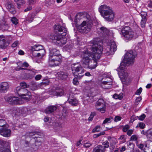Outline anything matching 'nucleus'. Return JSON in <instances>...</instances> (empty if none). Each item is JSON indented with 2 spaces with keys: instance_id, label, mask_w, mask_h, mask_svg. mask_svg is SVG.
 <instances>
[{
  "instance_id": "obj_1",
  "label": "nucleus",
  "mask_w": 152,
  "mask_h": 152,
  "mask_svg": "<svg viewBox=\"0 0 152 152\" xmlns=\"http://www.w3.org/2000/svg\"><path fill=\"white\" fill-rule=\"evenodd\" d=\"M54 33L48 35L49 39L52 40L56 41L57 44L60 45H63L66 42L67 39L64 37L67 33L66 28L59 24L56 25L54 26Z\"/></svg>"
},
{
  "instance_id": "obj_2",
  "label": "nucleus",
  "mask_w": 152,
  "mask_h": 152,
  "mask_svg": "<svg viewBox=\"0 0 152 152\" xmlns=\"http://www.w3.org/2000/svg\"><path fill=\"white\" fill-rule=\"evenodd\" d=\"M102 46L98 43L94 44L92 47V50L94 52L93 59L91 60V61L89 64V66L87 67L91 69H95L97 65V61L100 58L101 54L103 51Z\"/></svg>"
},
{
  "instance_id": "obj_3",
  "label": "nucleus",
  "mask_w": 152,
  "mask_h": 152,
  "mask_svg": "<svg viewBox=\"0 0 152 152\" xmlns=\"http://www.w3.org/2000/svg\"><path fill=\"white\" fill-rule=\"evenodd\" d=\"M99 10L106 20L110 22L113 20L115 14L110 7L106 5H102L99 7Z\"/></svg>"
},
{
  "instance_id": "obj_4",
  "label": "nucleus",
  "mask_w": 152,
  "mask_h": 152,
  "mask_svg": "<svg viewBox=\"0 0 152 152\" xmlns=\"http://www.w3.org/2000/svg\"><path fill=\"white\" fill-rule=\"evenodd\" d=\"M49 64L52 66H56L61 61V56L59 50L56 48L50 50Z\"/></svg>"
},
{
  "instance_id": "obj_5",
  "label": "nucleus",
  "mask_w": 152,
  "mask_h": 152,
  "mask_svg": "<svg viewBox=\"0 0 152 152\" xmlns=\"http://www.w3.org/2000/svg\"><path fill=\"white\" fill-rule=\"evenodd\" d=\"M71 68L72 73L75 77L73 79V83L75 85H77L79 84L78 80L80 79L84 76L83 75L84 72V69L78 63L72 64Z\"/></svg>"
},
{
  "instance_id": "obj_6",
  "label": "nucleus",
  "mask_w": 152,
  "mask_h": 152,
  "mask_svg": "<svg viewBox=\"0 0 152 152\" xmlns=\"http://www.w3.org/2000/svg\"><path fill=\"white\" fill-rule=\"evenodd\" d=\"M86 20L83 21L80 26L78 27L79 31L81 33H87L89 31L92 25V21L90 15L86 14Z\"/></svg>"
},
{
  "instance_id": "obj_7",
  "label": "nucleus",
  "mask_w": 152,
  "mask_h": 152,
  "mask_svg": "<svg viewBox=\"0 0 152 152\" xmlns=\"http://www.w3.org/2000/svg\"><path fill=\"white\" fill-rule=\"evenodd\" d=\"M119 31L126 40H131L134 37V32L129 26L123 27Z\"/></svg>"
},
{
  "instance_id": "obj_8",
  "label": "nucleus",
  "mask_w": 152,
  "mask_h": 152,
  "mask_svg": "<svg viewBox=\"0 0 152 152\" xmlns=\"http://www.w3.org/2000/svg\"><path fill=\"white\" fill-rule=\"evenodd\" d=\"M92 54L88 52H83L81 55L82 59L81 61V64L83 67L85 68L89 66V64L93 59L94 52Z\"/></svg>"
},
{
  "instance_id": "obj_9",
  "label": "nucleus",
  "mask_w": 152,
  "mask_h": 152,
  "mask_svg": "<svg viewBox=\"0 0 152 152\" xmlns=\"http://www.w3.org/2000/svg\"><path fill=\"white\" fill-rule=\"evenodd\" d=\"M15 92L26 100H29L31 96V94L30 92L26 88H22L20 86L16 88Z\"/></svg>"
},
{
  "instance_id": "obj_10",
  "label": "nucleus",
  "mask_w": 152,
  "mask_h": 152,
  "mask_svg": "<svg viewBox=\"0 0 152 152\" xmlns=\"http://www.w3.org/2000/svg\"><path fill=\"white\" fill-rule=\"evenodd\" d=\"M135 57V55L133 54V51L130 50L125 54L123 61L124 63L127 64L129 65L132 64L134 63Z\"/></svg>"
},
{
  "instance_id": "obj_11",
  "label": "nucleus",
  "mask_w": 152,
  "mask_h": 152,
  "mask_svg": "<svg viewBox=\"0 0 152 152\" xmlns=\"http://www.w3.org/2000/svg\"><path fill=\"white\" fill-rule=\"evenodd\" d=\"M96 109L102 113H104L106 111V105L105 101L102 99H100L96 102L95 104Z\"/></svg>"
},
{
  "instance_id": "obj_12",
  "label": "nucleus",
  "mask_w": 152,
  "mask_h": 152,
  "mask_svg": "<svg viewBox=\"0 0 152 152\" xmlns=\"http://www.w3.org/2000/svg\"><path fill=\"white\" fill-rule=\"evenodd\" d=\"M117 46L115 42L113 41H111L109 45L105 49L104 53L107 55L113 54L114 52L116 51Z\"/></svg>"
},
{
  "instance_id": "obj_13",
  "label": "nucleus",
  "mask_w": 152,
  "mask_h": 152,
  "mask_svg": "<svg viewBox=\"0 0 152 152\" xmlns=\"http://www.w3.org/2000/svg\"><path fill=\"white\" fill-rule=\"evenodd\" d=\"M31 50L33 54L34 52H37L40 50L41 53H37V54L38 56H44L45 53V50L43 49V47L41 45H35L31 47Z\"/></svg>"
},
{
  "instance_id": "obj_14",
  "label": "nucleus",
  "mask_w": 152,
  "mask_h": 152,
  "mask_svg": "<svg viewBox=\"0 0 152 152\" xmlns=\"http://www.w3.org/2000/svg\"><path fill=\"white\" fill-rule=\"evenodd\" d=\"M10 42L7 40V38L3 35L0 36V49H7L9 45Z\"/></svg>"
},
{
  "instance_id": "obj_15",
  "label": "nucleus",
  "mask_w": 152,
  "mask_h": 152,
  "mask_svg": "<svg viewBox=\"0 0 152 152\" xmlns=\"http://www.w3.org/2000/svg\"><path fill=\"white\" fill-rule=\"evenodd\" d=\"M10 145L7 142L1 140L0 141V151L1 152H11L9 149Z\"/></svg>"
},
{
  "instance_id": "obj_16",
  "label": "nucleus",
  "mask_w": 152,
  "mask_h": 152,
  "mask_svg": "<svg viewBox=\"0 0 152 152\" xmlns=\"http://www.w3.org/2000/svg\"><path fill=\"white\" fill-rule=\"evenodd\" d=\"M28 110L26 107L15 108L13 110V114L15 116H19L21 114L28 113Z\"/></svg>"
},
{
  "instance_id": "obj_17",
  "label": "nucleus",
  "mask_w": 152,
  "mask_h": 152,
  "mask_svg": "<svg viewBox=\"0 0 152 152\" xmlns=\"http://www.w3.org/2000/svg\"><path fill=\"white\" fill-rule=\"evenodd\" d=\"M67 97L68 101L70 104L74 106H76L78 104V100L74 97V95L72 93L67 94Z\"/></svg>"
},
{
  "instance_id": "obj_18",
  "label": "nucleus",
  "mask_w": 152,
  "mask_h": 152,
  "mask_svg": "<svg viewBox=\"0 0 152 152\" xmlns=\"http://www.w3.org/2000/svg\"><path fill=\"white\" fill-rule=\"evenodd\" d=\"M8 103L12 105H17L19 103V98L15 96H10L7 99Z\"/></svg>"
},
{
  "instance_id": "obj_19",
  "label": "nucleus",
  "mask_w": 152,
  "mask_h": 152,
  "mask_svg": "<svg viewBox=\"0 0 152 152\" xmlns=\"http://www.w3.org/2000/svg\"><path fill=\"white\" fill-rule=\"evenodd\" d=\"M9 86L8 83L4 82L0 83V91L5 93L9 89Z\"/></svg>"
},
{
  "instance_id": "obj_20",
  "label": "nucleus",
  "mask_w": 152,
  "mask_h": 152,
  "mask_svg": "<svg viewBox=\"0 0 152 152\" xmlns=\"http://www.w3.org/2000/svg\"><path fill=\"white\" fill-rule=\"evenodd\" d=\"M1 135L5 137H9L11 133V131L10 129L4 127L0 131Z\"/></svg>"
},
{
  "instance_id": "obj_21",
  "label": "nucleus",
  "mask_w": 152,
  "mask_h": 152,
  "mask_svg": "<svg viewBox=\"0 0 152 152\" xmlns=\"http://www.w3.org/2000/svg\"><path fill=\"white\" fill-rule=\"evenodd\" d=\"M57 108L56 105H52L48 107L45 110V112L46 114H50L53 112Z\"/></svg>"
},
{
  "instance_id": "obj_22",
  "label": "nucleus",
  "mask_w": 152,
  "mask_h": 152,
  "mask_svg": "<svg viewBox=\"0 0 152 152\" xmlns=\"http://www.w3.org/2000/svg\"><path fill=\"white\" fill-rule=\"evenodd\" d=\"M101 145H98L94 148L92 152H105L106 150L103 149Z\"/></svg>"
},
{
  "instance_id": "obj_23",
  "label": "nucleus",
  "mask_w": 152,
  "mask_h": 152,
  "mask_svg": "<svg viewBox=\"0 0 152 152\" xmlns=\"http://www.w3.org/2000/svg\"><path fill=\"white\" fill-rule=\"evenodd\" d=\"M55 92V95L57 96H61L64 94V92L63 89L59 87L56 88Z\"/></svg>"
},
{
  "instance_id": "obj_24",
  "label": "nucleus",
  "mask_w": 152,
  "mask_h": 152,
  "mask_svg": "<svg viewBox=\"0 0 152 152\" xmlns=\"http://www.w3.org/2000/svg\"><path fill=\"white\" fill-rule=\"evenodd\" d=\"M101 33L103 34V36L108 35L109 34L110 31L109 29L104 27H102L100 28Z\"/></svg>"
},
{
  "instance_id": "obj_25",
  "label": "nucleus",
  "mask_w": 152,
  "mask_h": 152,
  "mask_svg": "<svg viewBox=\"0 0 152 152\" xmlns=\"http://www.w3.org/2000/svg\"><path fill=\"white\" fill-rule=\"evenodd\" d=\"M73 47V44L72 42H69L64 47V49L66 51H69V50L72 49Z\"/></svg>"
},
{
  "instance_id": "obj_26",
  "label": "nucleus",
  "mask_w": 152,
  "mask_h": 152,
  "mask_svg": "<svg viewBox=\"0 0 152 152\" xmlns=\"http://www.w3.org/2000/svg\"><path fill=\"white\" fill-rule=\"evenodd\" d=\"M53 127L55 129H58L61 128L62 127V125L61 123L58 122H53L52 124H51Z\"/></svg>"
},
{
  "instance_id": "obj_27",
  "label": "nucleus",
  "mask_w": 152,
  "mask_h": 152,
  "mask_svg": "<svg viewBox=\"0 0 152 152\" xmlns=\"http://www.w3.org/2000/svg\"><path fill=\"white\" fill-rule=\"evenodd\" d=\"M145 148H144V151L145 152H152V148H151L149 145L147 144H145Z\"/></svg>"
},
{
  "instance_id": "obj_28",
  "label": "nucleus",
  "mask_w": 152,
  "mask_h": 152,
  "mask_svg": "<svg viewBox=\"0 0 152 152\" xmlns=\"http://www.w3.org/2000/svg\"><path fill=\"white\" fill-rule=\"evenodd\" d=\"M28 88H29L32 91H34L37 89V85L35 83H32L30 85H29Z\"/></svg>"
},
{
  "instance_id": "obj_29",
  "label": "nucleus",
  "mask_w": 152,
  "mask_h": 152,
  "mask_svg": "<svg viewBox=\"0 0 152 152\" xmlns=\"http://www.w3.org/2000/svg\"><path fill=\"white\" fill-rule=\"evenodd\" d=\"M113 97L114 99H118L121 100L123 97V94L122 93H121L119 95H118L116 94H115L113 95Z\"/></svg>"
},
{
  "instance_id": "obj_30",
  "label": "nucleus",
  "mask_w": 152,
  "mask_h": 152,
  "mask_svg": "<svg viewBox=\"0 0 152 152\" xmlns=\"http://www.w3.org/2000/svg\"><path fill=\"white\" fill-rule=\"evenodd\" d=\"M14 1L18 3H17L18 8H20V7L21 4L25 3V0H14Z\"/></svg>"
},
{
  "instance_id": "obj_31",
  "label": "nucleus",
  "mask_w": 152,
  "mask_h": 152,
  "mask_svg": "<svg viewBox=\"0 0 152 152\" xmlns=\"http://www.w3.org/2000/svg\"><path fill=\"white\" fill-rule=\"evenodd\" d=\"M102 147L103 148V149L104 150H106V148H108L109 146V143L107 140L102 142Z\"/></svg>"
},
{
  "instance_id": "obj_32",
  "label": "nucleus",
  "mask_w": 152,
  "mask_h": 152,
  "mask_svg": "<svg viewBox=\"0 0 152 152\" xmlns=\"http://www.w3.org/2000/svg\"><path fill=\"white\" fill-rule=\"evenodd\" d=\"M147 137L152 140V129L147 130Z\"/></svg>"
},
{
  "instance_id": "obj_33",
  "label": "nucleus",
  "mask_w": 152,
  "mask_h": 152,
  "mask_svg": "<svg viewBox=\"0 0 152 152\" xmlns=\"http://www.w3.org/2000/svg\"><path fill=\"white\" fill-rule=\"evenodd\" d=\"M128 65L126 63H125L123 61L120 64V66L119 68L120 70H124L125 69V66Z\"/></svg>"
},
{
  "instance_id": "obj_34",
  "label": "nucleus",
  "mask_w": 152,
  "mask_h": 152,
  "mask_svg": "<svg viewBox=\"0 0 152 152\" xmlns=\"http://www.w3.org/2000/svg\"><path fill=\"white\" fill-rule=\"evenodd\" d=\"M113 118L112 116H110L108 118H105L104 121L102 123V125L105 124L106 123H108L111 122V120H113Z\"/></svg>"
},
{
  "instance_id": "obj_35",
  "label": "nucleus",
  "mask_w": 152,
  "mask_h": 152,
  "mask_svg": "<svg viewBox=\"0 0 152 152\" xmlns=\"http://www.w3.org/2000/svg\"><path fill=\"white\" fill-rule=\"evenodd\" d=\"M33 77L32 75H31L29 73H25L24 75V78L26 79H31Z\"/></svg>"
},
{
  "instance_id": "obj_36",
  "label": "nucleus",
  "mask_w": 152,
  "mask_h": 152,
  "mask_svg": "<svg viewBox=\"0 0 152 152\" xmlns=\"http://www.w3.org/2000/svg\"><path fill=\"white\" fill-rule=\"evenodd\" d=\"M20 86L23 87V88H29V85H27L25 82H21L20 83Z\"/></svg>"
},
{
  "instance_id": "obj_37",
  "label": "nucleus",
  "mask_w": 152,
  "mask_h": 152,
  "mask_svg": "<svg viewBox=\"0 0 152 152\" xmlns=\"http://www.w3.org/2000/svg\"><path fill=\"white\" fill-rule=\"evenodd\" d=\"M146 19L142 18L141 20L140 24L142 28H144L145 27L146 22Z\"/></svg>"
},
{
  "instance_id": "obj_38",
  "label": "nucleus",
  "mask_w": 152,
  "mask_h": 152,
  "mask_svg": "<svg viewBox=\"0 0 152 152\" xmlns=\"http://www.w3.org/2000/svg\"><path fill=\"white\" fill-rule=\"evenodd\" d=\"M67 75L66 74L63 72H61L60 77L62 79H64L67 77Z\"/></svg>"
},
{
  "instance_id": "obj_39",
  "label": "nucleus",
  "mask_w": 152,
  "mask_h": 152,
  "mask_svg": "<svg viewBox=\"0 0 152 152\" xmlns=\"http://www.w3.org/2000/svg\"><path fill=\"white\" fill-rule=\"evenodd\" d=\"M96 115V113L94 112H91L90 115L89 117L88 118V120L89 121H92L94 116Z\"/></svg>"
},
{
  "instance_id": "obj_40",
  "label": "nucleus",
  "mask_w": 152,
  "mask_h": 152,
  "mask_svg": "<svg viewBox=\"0 0 152 152\" xmlns=\"http://www.w3.org/2000/svg\"><path fill=\"white\" fill-rule=\"evenodd\" d=\"M11 20L12 23L15 25H16L18 23V20L15 17L12 18Z\"/></svg>"
},
{
  "instance_id": "obj_41",
  "label": "nucleus",
  "mask_w": 152,
  "mask_h": 152,
  "mask_svg": "<svg viewBox=\"0 0 152 152\" xmlns=\"http://www.w3.org/2000/svg\"><path fill=\"white\" fill-rule=\"evenodd\" d=\"M50 81L48 80H43L42 82L41 83V84L42 85L47 86L49 84Z\"/></svg>"
},
{
  "instance_id": "obj_42",
  "label": "nucleus",
  "mask_w": 152,
  "mask_h": 152,
  "mask_svg": "<svg viewBox=\"0 0 152 152\" xmlns=\"http://www.w3.org/2000/svg\"><path fill=\"white\" fill-rule=\"evenodd\" d=\"M27 70H28L29 71H30V72H29V73L31 75H32L33 77L35 75V74L36 72V70H35L34 69H27Z\"/></svg>"
},
{
  "instance_id": "obj_43",
  "label": "nucleus",
  "mask_w": 152,
  "mask_h": 152,
  "mask_svg": "<svg viewBox=\"0 0 152 152\" xmlns=\"http://www.w3.org/2000/svg\"><path fill=\"white\" fill-rule=\"evenodd\" d=\"M127 145L131 149H133L134 146V144L131 142H127Z\"/></svg>"
},
{
  "instance_id": "obj_44",
  "label": "nucleus",
  "mask_w": 152,
  "mask_h": 152,
  "mask_svg": "<svg viewBox=\"0 0 152 152\" xmlns=\"http://www.w3.org/2000/svg\"><path fill=\"white\" fill-rule=\"evenodd\" d=\"M100 127L99 126H96L92 130V132L94 133L96 132H99L100 131Z\"/></svg>"
},
{
  "instance_id": "obj_45",
  "label": "nucleus",
  "mask_w": 152,
  "mask_h": 152,
  "mask_svg": "<svg viewBox=\"0 0 152 152\" xmlns=\"http://www.w3.org/2000/svg\"><path fill=\"white\" fill-rule=\"evenodd\" d=\"M33 16H28L26 18V21L28 23H31L32 21L33 20Z\"/></svg>"
},
{
  "instance_id": "obj_46",
  "label": "nucleus",
  "mask_w": 152,
  "mask_h": 152,
  "mask_svg": "<svg viewBox=\"0 0 152 152\" xmlns=\"http://www.w3.org/2000/svg\"><path fill=\"white\" fill-rule=\"evenodd\" d=\"M14 7V6L12 3L10 2H8V3L7 7L8 10Z\"/></svg>"
},
{
  "instance_id": "obj_47",
  "label": "nucleus",
  "mask_w": 152,
  "mask_h": 152,
  "mask_svg": "<svg viewBox=\"0 0 152 152\" xmlns=\"http://www.w3.org/2000/svg\"><path fill=\"white\" fill-rule=\"evenodd\" d=\"M141 15L142 18L146 19V17L147 15V13L146 12H141Z\"/></svg>"
},
{
  "instance_id": "obj_48",
  "label": "nucleus",
  "mask_w": 152,
  "mask_h": 152,
  "mask_svg": "<svg viewBox=\"0 0 152 152\" xmlns=\"http://www.w3.org/2000/svg\"><path fill=\"white\" fill-rule=\"evenodd\" d=\"M137 126H138L141 129H143L145 127V125L143 123L140 122L138 124Z\"/></svg>"
},
{
  "instance_id": "obj_49",
  "label": "nucleus",
  "mask_w": 152,
  "mask_h": 152,
  "mask_svg": "<svg viewBox=\"0 0 152 152\" xmlns=\"http://www.w3.org/2000/svg\"><path fill=\"white\" fill-rule=\"evenodd\" d=\"M121 117L119 116H116L114 119L115 122H117L121 120Z\"/></svg>"
},
{
  "instance_id": "obj_50",
  "label": "nucleus",
  "mask_w": 152,
  "mask_h": 152,
  "mask_svg": "<svg viewBox=\"0 0 152 152\" xmlns=\"http://www.w3.org/2000/svg\"><path fill=\"white\" fill-rule=\"evenodd\" d=\"M129 128V126L128 125H125L123 129V131L124 132H126Z\"/></svg>"
},
{
  "instance_id": "obj_51",
  "label": "nucleus",
  "mask_w": 152,
  "mask_h": 152,
  "mask_svg": "<svg viewBox=\"0 0 152 152\" xmlns=\"http://www.w3.org/2000/svg\"><path fill=\"white\" fill-rule=\"evenodd\" d=\"M19 42L18 41H15L12 45V48H15L19 44Z\"/></svg>"
},
{
  "instance_id": "obj_52",
  "label": "nucleus",
  "mask_w": 152,
  "mask_h": 152,
  "mask_svg": "<svg viewBox=\"0 0 152 152\" xmlns=\"http://www.w3.org/2000/svg\"><path fill=\"white\" fill-rule=\"evenodd\" d=\"M142 99V98L140 96H139L135 100V103L137 105L138 104V102H140Z\"/></svg>"
},
{
  "instance_id": "obj_53",
  "label": "nucleus",
  "mask_w": 152,
  "mask_h": 152,
  "mask_svg": "<svg viewBox=\"0 0 152 152\" xmlns=\"http://www.w3.org/2000/svg\"><path fill=\"white\" fill-rule=\"evenodd\" d=\"M91 145V144L89 142H87L83 144V146L85 148H89Z\"/></svg>"
},
{
  "instance_id": "obj_54",
  "label": "nucleus",
  "mask_w": 152,
  "mask_h": 152,
  "mask_svg": "<svg viewBox=\"0 0 152 152\" xmlns=\"http://www.w3.org/2000/svg\"><path fill=\"white\" fill-rule=\"evenodd\" d=\"M142 91V88H140L139 89H137L136 91L135 94L138 95H140L141 94Z\"/></svg>"
},
{
  "instance_id": "obj_55",
  "label": "nucleus",
  "mask_w": 152,
  "mask_h": 152,
  "mask_svg": "<svg viewBox=\"0 0 152 152\" xmlns=\"http://www.w3.org/2000/svg\"><path fill=\"white\" fill-rule=\"evenodd\" d=\"M8 11L12 14H15L16 13V11L14 7L8 10Z\"/></svg>"
},
{
  "instance_id": "obj_56",
  "label": "nucleus",
  "mask_w": 152,
  "mask_h": 152,
  "mask_svg": "<svg viewBox=\"0 0 152 152\" xmlns=\"http://www.w3.org/2000/svg\"><path fill=\"white\" fill-rule=\"evenodd\" d=\"M145 117V114H143L138 117L139 119L140 120H143Z\"/></svg>"
},
{
  "instance_id": "obj_57",
  "label": "nucleus",
  "mask_w": 152,
  "mask_h": 152,
  "mask_svg": "<svg viewBox=\"0 0 152 152\" xmlns=\"http://www.w3.org/2000/svg\"><path fill=\"white\" fill-rule=\"evenodd\" d=\"M29 65L26 62H23L22 65H21V67H27L29 66Z\"/></svg>"
},
{
  "instance_id": "obj_58",
  "label": "nucleus",
  "mask_w": 152,
  "mask_h": 152,
  "mask_svg": "<svg viewBox=\"0 0 152 152\" xmlns=\"http://www.w3.org/2000/svg\"><path fill=\"white\" fill-rule=\"evenodd\" d=\"M40 50L39 51H37V52H34L33 53V56H37V57H43V56H37V53H41V51H40Z\"/></svg>"
},
{
  "instance_id": "obj_59",
  "label": "nucleus",
  "mask_w": 152,
  "mask_h": 152,
  "mask_svg": "<svg viewBox=\"0 0 152 152\" xmlns=\"http://www.w3.org/2000/svg\"><path fill=\"white\" fill-rule=\"evenodd\" d=\"M105 132L104 131H103L102 132L99 133L97 134H95V135L96 136V137H98L101 135H104L105 134Z\"/></svg>"
},
{
  "instance_id": "obj_60",
  "label": "nucleus",
  "mask_w": 152,
  "mask_h": 152,
  "mask_svg": "<svg viewBox=\"0 0 152 152\" xmlns=\"http://www.w3.org/2000/svg\"><path fill=\"white\" fill-rule=\"evenodd\" d=\"M133 130L132 129H129L128 131L127 132V134L129 136H131L133 133Z\"/></svg>"
},
{
  "instance_id": "obj_61",
  "label": "nucleus",
  "mask_w": 152,
  "mask_h": 152,
  "mask_svg": "<svg viewBox=\"0 0 152 152\" xmlns=\"http://www.w3.org/2000/svg\"><path fill=\"white\" fill-rule=\"evenodd\" d=\"M131 139L132 140H137V137L135 135H134L131 136Z\"/></svg>"
},
{
  "instance_id": "obj_62",
  "label": "nucleus",
  "mask_w": 152,
  "mask_h": 152,
  "mask_svg": "<svg viewBox=\"0 0 152 152\" xmlns=\"http://www.w3.org/2000/svg\"><path fill=\"white\" fill-rule=\"evenodd\" d=\"M148 7L150 8L152 7V1L149 0L148 2Z\"/></svg>"
},
{
  "instance_id": "obj_63",
  "label": "nucleus",
  "mask_w": 152,
  "mask_h": 152,
  "mask_svg": "<svg viewBox=\"0 0 152 152\" xmlns=\"http://www.w3.org/2000/svg\"><path fill=\"white\" fill-rule=\"evenodd\" d=\"M41 77H42L41 75H36L35 77V78L36 80H39L41 78Z\"/></svg>"
},
{
  "instance_id": "obj_64",
  "label": "nucleus",
  "mask_w": 152,
  "mask_h": 152,
  "mask_svg": "<svg viewBox=\"0 0 152 152\" xmlns=\"http://www.w3.org/2000/svg\"><path fill=\"white\" fill-rule=\"evenodd\" d=\"M102 83L104 85L105 84H108L109 85H111L112 84V83L111 82H108L107 81H104L102 82Z\"/></svg>"
}]
</instances>
